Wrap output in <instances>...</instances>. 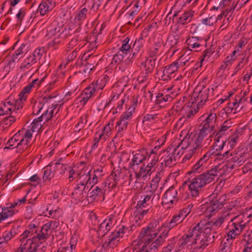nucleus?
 <instances>
[{
  "label": "nucleus",
  "mask_w": 252,
  "mask_h": 252,
  "mask_svg": "<svg viewBox=\"0 0 252 252\" xmlns=\"http://www.w3.org/2000/svg\"><path fill=\"white\" fill-rule=\"evenodd\" d=\"M81 41V39L79 38V36L72 38L67 44L65 51L66 52H70L74 47L76 46Z\"/></svg>",
  "instance_id": "42"
},
{
  "label": "nucleus",
  "mask_w": 252,
  "mask_h": 252,
  "mask_svg": "<svg viewBox=\"0 0 252 252\" xmlns=\"http://www.w3.org/2000/svg\"><path fill=\"white\" fill-rule=\"evenodd\" d=\"M27 242L29 243V246L26 249V252H42L43 251V248H45L44 247L41 249L39 248L42 242H39V243L37 244H32V242L28 239L27 240Z\"/></svg>",
  "instance_id": "37"
},
{
  "label": "nucleus",
  "mask_w": 252,
  "mask_h": 252,
  "mask_svg": "<svg viewBox=\"0 0 252 252\" xmlns=\"http://www.w3.org/2000/svg\"><path fill=\"white\" fill-rule=\"evenodd\" d=\"M204 224L202 221L199 222L197 225H195L191 229L189 230V233L184 234L180 239L179 242L181 245H186L191 241L192 237L194 236L195 234L197 233L199 229H201V225Z\"/></svg>",
  "instance_id": "13"
},
{
  "label": "nucleus",
  "mask_w": 252,
  "mask_h": 252,
  "mask_svg": "<svg viewBox=\"0 0 252 252\" xmlns=\"http://www.w3.org/2000/svg\"><path fill=\"white\" fill-rule=\"evenodd\" d=\"M173 151L174 148L172 146L171 147H168L163 152L164 156L161 158V159L163 160L165 165L166 166L171 167L176 163V159L175 158L174 154L173 155Z\"/></svg>",
  "instance_id": "14"
},
{
  "label": "nucleus",
  "mask_w": 252,
  "mask_h": 252,
  "mask_svg": "<svg viewBox=\"0 0 252 252\" xmlns=\"http://www.w3.org/2000/svg\"><path fill=\"white\" fill-rule=\"evenodd\" d=\"M94 87L88 86L83 91V92L78 97L79 101L84 106L93 95H94Z\"/></svg>",
  "instance_id": "18"
},
{
  "label": "nucleus",
  "mask_w": 252,
  "mask_h": 252,
  "mask_svg": "<svg viewBox=\"0 0 252 252\" xmlns=\"http://www.w3.org/2000/svg\"><path fill=\"white\" fill-rule=\"evenodd\" d=\"M210 88L204 86H197L191 96L190 101L192 104L197 103L198 107L202 106L209 100Z\"/></svg>",
  "instance_id": "5"
},
{
  "label": "nucleus",
  "mask_w": 252,
  "mask_h": 252,
  "mask_svg": "<svg viewBox=\"0 0 252 252\" xmlns=\"http://www.w3.org/2000/svg\"><path fill=\"white\" fill-rule=\"evenodd\" d=\"M63 26L64 24L63 22H59L54 20L47 30V34L50 36H54L56 33L61 32Z\"/></svg>",
  "instance_id": "22"
},
{
  "label": "nucleus",
  "mask_w": 252,
  "mask_h": 252,
  "mask_svg": "<svg viewBox=\"0 0 252 252\" xmlns=\"http://www.w3.org/2000/svg\"><path fill=\"white\" fill-rule=\"evenodd\" d=\"M208 134H210V135L208 138L211 139L213 137V135H214L213 132H212L207 129H206L203 128V127H201V128L199 130L198 135L205 138L207 137Z\"/></svg>",
  "instance_id": "54"
},
{
  "label": "nucleus",
  "mask_w": 252,
  "mask_h": 252,
  "mask_svg": "<svg viewBox=\"0 0 252 252\" xmlns=\"http://www.w3.org/2000/svg\"><path fill=\"white\" fill-rule=\"evenodd\" d=\"M36 63V61L32 58V57L30 56L24 60L20 66V69L23 71L25 70V69L30 68L32 65Z\"/></svg>",
  "instance_id": "38"
},
{
  "label": "nucleus",
  "mask_w": 252,
  "mask_h": 252,
  "mask_svg": "<svg viewBox=\"0 0 252 252\" xmlns=\"http://www.w3.org/2000/svg\"><path fill=\"white\" fill-rule=\"evenodd\" d=\"M94 67V66H91V64H89L85 62L84 63H82L80 71L84 73H89Z\"/></svg>",
  "instance_id": "52"
},
{
  "label": "nucleus",
  "mask_w": 252,
  "mask_h": 252,
  "mask_svg": "<svg viewBox=\"0 0 252 252\" xmlns=\"http://www.w3.org/2000/svg\"><path fill=\"white\" fill-rule=\"evenodd\" d=\"M120 176L121 172L119 170L115 172L112 171L108 176V181H110V180H113L114 182L117 185L118 182L120 179Z\"/></svg>",
  "instance_id": "53"
},
{
  "label": "nucleus",
  "mask_w": 252,
  "mask_h": 252,
  "mask_svg": "<svg viewBox=\"0 0 252 252\" xmlns=\"http://www.w3.org/2000/svg\"><path fill=\"white\" fill-rule=\"evenodd\" d=\"M136 210L134 213L136 216L139 215V218L140 217H143L145 215L147 214L150 208H139V207H135Z\"/></svg>",
  "instance_id": "57"
},
{
  "label": "nucleus",
  "mask_w": 252,
  "mask_h": 252,
  "mask_svg": "<svg viewBox=\"0 0 252 252\" xmlns=\"http://www.w3.org/2000/svg\"><path fill=\"white\" fill-rule=\"evenodd\" d=\"M26 13V9L24 8H21L18 13L16 14V17L17 19L18 23L21 24Z\"/></svg>",
  "instance_id": "61"
},
{
  "label": "nucleus",
  "mask_w": 252,
  "mask_h": 252,
  "mask_svg": "<svg viewBox=\"0 0 252 252\" xmlns=\"http://www.w3.org/2000/svg\"><path fill=\"white\" fill-rule=\"evenodd\" d=\"M43 50L41 49H36L33 53L30 55L36 62L39 61L42 56Z\"/></svg>",
  "instance_id": "55"
},
{
  "label": "nucleus",
  "mask_w": 252,
  "mask_h": 252,
  "mask_svg": "<svg viewBox=\"0 0 252 252\" xmlns=\"http://www.w3.org/2000/svg\"><path fill=\"white\" fill-rule=\"evenodd\" d=\"M11 208L10 207L7 206L1 208V211L0 212V222L14 215L15 213L14 210Z\"/></svg>",
  "instance_id": "29"
},
{
  "label": "nucleus",
  "mask_w": 252,
  "mask_h": 252,
  "mask_svg": "<svg viewBox=\"0 0 252 252\" xmlns=\"http://www.w3.org/2000/svg\"><path fill=\"white\" fill-rule=\"evenodd\" d=\"M211 141L212 139L206 138L205 139L204 138L198 135L194 143V147L192 150V153H195L196 150L198 148L207 147Z\"/></svg>",
  "instance_id": "25"
},
{
  "label": "nucleus",
  "mask_w": 252,
  "mask_h": 252,
  "mask_svg": "<svg viewBox=\"0 0 252 252\" xmlns=\"http://www.w3.org/2000/svg\"><path fill=\"white\" fill-rule=\"evenodd\" d=\"M204 164L200 160H198L192 168L191 172L193 173H200L206 167Z\"/></svg>",
  "instance_id": "45"
},
{
  "label": "nucleus",
  "mask_w": 252,
  "mask_h": 252,
  "mask_svg": "<svg viewBox=\"0 0 252 252\" xmlns=\"http://www.w3.org/2000/svg\"><path fill=\"white\" fill-rule=\"evenodd\" d=\"M217 120L216 114L210 113L205 120L201 123L200 126L213 132V134L214 135L216 132L215 126Z\"/></svg>",
  "instance_id": "11"
},
{
  "label": "nucleus",
  "mask_w": 252,
  "mask_h": 252,
  "mask_svg": "<svg viewBox=\"0 0 252 252\" xmlns=\"http://www.w3.org/2000/svg\"><path fill=\"white\" fill-rule=\"evenodd\" d=\"M25 47V45L22 44L21 46L15 51L14 54L12 55L11 57V61L13 62H18L20 59L22 57L23 54L25 52V50H24Z\"/></svg>",
  "instance_id": "34"
},
{
  "label": "nucleus",
  "mask_w": 252,
  "mask_h": 252,
  "mask_svg": "<svg viewBox=\"0 0 252 252\" xmlns=\"http://www.w3.org/2000/svg\"><path fill=\"white\" fill-rule=\"evenodd\" d=\"M160 180V177L159 175H156V176L152 180L150 183V191H152L154 192H159V191L157 190L158 183Z\"/></svg>",
  "instance_id": "43"
},
{
  "label": "nucleus",
  "mask_w": 252,
  "mask_h": 252,
  "mask_svg": "<svg viewBox=\"0 0 252 252\" xmlns=\"http://www.w3.org/2000/svg\"><path fill=\"white\" fill-rule=\"evenodd\" d=\"M62 42V40L58 35V37H55L52 41L49 42L48 44V47L57 49Z\"/></svg>",
  "instance_id": "51"
},
{
  "label": "nucleus",
  "mask_w": 252,
  "mask_h": 252,
  "mask_svg": "<svg viewBox=\"0 0 252 252\" xmlns=\"http://www.w3.org/2000/svg\"><path fill=\"white\" fill-rule=\"evenodd\" d=\"M203 40L199 37L191 36L189 37L186 40V43L188 45V47L190 50L194 49V51H198L201 50L203 47L201 42Z\"/></svg>",
  "instance_id": "20"
},
{
  "label": "nucleus",
  "mask_w": 252,
  "mask_h": 252,
  "mask_svg": "<svg viewBox=\"0 0 252 252\" xmlns=\"http://www.w3.org/2000/svg\"><path fill=\"white\" fill-rule=\"evenodd\" d=\"M168 231L164 230L160 234L158 238L149 246L148 249H146V252H155L158 248L165 241L168 234Z\"/></svg>",
  "instance_id": "15"
},
{
  "label": "nucleus",
  "mask_w": 252,
  "mask_h": 252,
  "mask_svg": "<svg viewBox=\"0 0 252 252\" xmlns=\"http://www.w3.org/2000/svg\"><path fill=\"white\" fill-rule=\"evenodd\" d=\"M225 217L221 216L219 217L216 220H211L208 221L203 227L202 229L206 234V236L209 239L212 240L211 243H212L216 238H218V235L216 229L220 227L225 220Z\"/></svg>",
  "instance_id": "7"
},
{
  "label": "nucleus",
  "mask_w": 252,
  "mask_h": 252,
  "mask_svg": "<svg viewBox=\"0 0 252 252\" xmlns=\"http://www.w3.org/2000/svg\"><path fill=\"white\" fill-rule=\"evenodd\" d=\"M172 97L170 95H164L162 93H158L156 96L155 103L158 105H163L164 103L171 101Z\"/></svg>",
  "instance_id": "35"
},
{
  "label": "nucleus",
  "mask_w": 252,
  "mask_h": 252,
  "mask_svg": "<svg viewBox=\"0 0 252 252\" xmlns=\"http://www.w3.org/2000/svg\"><path fill=\"white\" fill-rule=\"evenodd\" d=\"M12 110H13V105L8 106V105L2 103V106L0 107V115L11 114Z\"/></svg>",
  "instance_id": "48"
},
{
  "label": "nucleus",
  "mask_w": 252,
  "mask_h": 252,
  "mask_svg": "<svg viewBox=\"0 0 252 252\" xmlns=\"http://www.w3.org/2000/svg\"><path fill=\"white\" fill-rule=\"evenodd\" d=\"M108 80V77H107L106 75H105L98 79L95 84H94V83H92L89 85V87H94V94H95L97 91L103 89V88L105 86Z\"/></svg>",
  "instance_id": "27"
},
{
  "label": "nucleus",
  "mask_w": 252,
  "mask_h": 252,
  "mask_svg": "<svg viewBox=\"0 0 252 252\" xmlns=\"http://www.w3.org/2000/svg\"><path fill=\"white\" fill-rule=\"evenodd\" d=\"M177 190L174 186L170 187L164 194V199L166 203L174 204L178 200Z\"/></svg>",
  "instance_id": "19"
},
{
  "label": "nucleus",
  "mask_w": 252,
  "mask_h": 252,
  "mask_svg": "<svg viewBox=\"0 0 252 252\" xmlns=\"http://www.w3.org/2000/svg\"><path fill=\"white\" fill-rule=\"evenodd\" d=\"M143 45V38L141 37L136 39L133 45L132 50H134L138 52Z\"/></svg>",
  "instance_id": "59"
},
{
  "label": "nucleus",
  "mask_w": 252,
  "mask_h": 252,
  "mask_svg": "<svg viewBox=\"0 0 252 252\" xmlns=\"http://www.w3.org/2000/svg\"><path fill=\"white\" fill-rule=\"evenodd\" d=\"M85 197L87 198L88 201L91 202L94 201L97 197H98L97 199H102V200H104L105 198L104 193L102 188L94 185H92L87 195H85Z\"/></svg>",
  "instance_id": "10"
},
{
  "label": "nucleus",
  "mask_w": 252,
  "mask_h": 252,
  "mask_svg": "<svg viewBox=\"0 0 252 252\" xmlns=\"http://www.w3.org/2000/svg\"><path fill=\"white\" fill-rule=\"evenodd\" d=\"M20 132L19 130L15 133L10 139H9L6 143V145L4 148L7 149H13L16 146L20 138Z\"/></svg>",
  "instance_id": "30"
},
{
  "label": "nucleus",
  "mask_w": 252,
  "mask_h": 252,
  "mask_svg": "<svg viewBox=\"0 0 252 252\" xmlns=\"http://www.w3.org/2000/svg\"><path fill=\"white\" fill-rule=\"evenodd\" d=\"M51 165L49 164L46 167L44 171V175L43 176V180L44 181L50 180L54 177L55 171H53L51 168H49V167Z\"/></svg>",
  "instance_id": "46"
},
{
  "label": "nucleus",
  "mask_w": 252,
  "mask_h": 252,
  "mask_svg": "<svg viewBox=\"0 0 252 252\" xmlns=\"http://www.w3.org/2000/svg\"><path fill=\"white\" fill-rule=\"evenodd\" d=\"M87 12L88 9L86 7H84L78 11L76 16L74 18L75 22H78V27L79 25V23H80L81 25L82 24L81 21L85 19Z\"/></svg>",
  "instance_id": "40"
},
{
  "label": "nucleus",
  "mask_w": 252,
  "mask_h": 252,
  "mask_svg": "<svg viewBox=\"0 0 252 252\" xmlns=\"http://www.w3.org/2000/svg\"><path fill=\"white\" fill-rule=\"evenodd\" d=\"M203 226L201 225V229L198 230L196 234H195L194 240L191 243V246L197 251L204 250L207 246L211 244L212 240L210 239V238L208 239L206 236V234L202 229Z\"/></svg>",
  "instance_id": "8"
},
{
  "label": "nucleus",
  "mask_w": 252,
  "mask_h": 252,
  "mask_svg": "<svg viewBox=\"0 0 252 252\" xmlns=\"http://www.w3.org/2000/svg\"><path fill=\"white\" fill-rule=\"evenodd\" d=\"M158 119V114H147L143 117L142 122L143 123L146 122H153L157 121Z\"/></svg>",
  "instance_id": "50"
},
{
  "label": "nucleus",
  "mask_w": 252,
  "mask_h": 252,
  "mask_svg": "<svg viewBox=\"0 0 252 252\" xmlns=\"http://www.w3.org/2000/svg\"><path fill=\"white\" fill-rule=\"evenodd\" d=\"M126 127L121 125H118L116 124V129L117 130V133L116 135V137L121 138L122 137L124 133V131L126 130Z\"/></svg>",
  "instance_id": "62"
},
{
  "label": "nucleus",
  "mask_w": 252,
  "mask_h": 252,
  "mask_svg": "<svg viewBox=\"0 0 252 252\" xmlns=\"http://www.w3.org/2000/svg\"><path fill=\"white\" fill-rule=\"evenodd\" d=\"M76 187L72 193V195L76 199L83 200L86 194L85 189L88 185H90V171L81 170L77 174L76 181Z\"/></svg>",
  "instance_id": "2"
},
{
  "label": "nucleus",
  "mask_w": 252,
  "mask_h": 252,
  "mask_svg": "<svg viewBox=\"0 0 252 252\" xmlns=\"http://www.w3.org/2000/svg\"><path fill=\"white\" fill-rule=\"evenodd\" d=\"M246 158L242 153L234 154V155L223 163L221 167L217 166L219 170L218 174L227 175L230 173L232 170L242 165L246 161Z\"/></svg>",
  "instance_id": "4"
},
{
  "label": "nucleus",
  "mask_w": 252,
  "mask_h": 252,
  "mask_svg": "<svg viewBox=\"0 0 252 252\" xmlns=\"http://www.w3.org/2000/svg\"><path fill=\"white\" fill-rule=\"evenodd\" d=\"M193 13L192 11L185 12L181 17L179 18L178 22L182 25L187 24L191 21Z\"/></svg>",
  "instance_id": "33"
},
{
  "label": "nucleus",
  "mask_w": 252,
  "mask_h": 252,
  "mask_svg": "<svg viewBox=\"0 0 252 252\" xmlns=\"http://www.w3.org/2000/svg\"><path fill=\"white\" fill-rule=\"evenodd\" d=\"M158 224L159 221L158 220H153L146 227L142 229L138 236L137 244L141 245L144 243L142 247V248H146L157 235V233L155 232V229Z\"/></svg>",
  "instance_id": "3"
},
{
  "label": "nucleus",
  "mask_w": 252,
  "mask_h": 252,
  "mask_svg": "<svg viewBox=\"0 0 252 252\" xmlns=\"http://www.w3.org/2000/svg\"><path fill=\"white\" fill-rule=\"evenodd\" d=\"M75 26L73 24H68L63 29L62 32L59 35L61 39L64 40L71 36L73 33L79 32L81 29V24L79 23V27L75 29Z\"/></svg>",
  "instance_id": "16"
},
{
  "label": "nucleus",
  "mask_w": 252,
  "mask_h": 252,
  "mask_svg": "<svg viewBox=\"0 0 252 252\" xmlns=\"http://www.w3.org/2000/svg\"><path fill=\"white\" fill-rule=\"evenodd\" d=\"M87 115H85L80 118V121L79 123L76 125L75 126V131L79 132L81 129H82L85 126V125L87 122Z\"/></svg>",
  "instance_id": "49"
},
{
  "label": "nucleus",
  "mask_w": 252,
  "mask_h": 252,
  "mask_svg": "<svg viewBox=\"0 0 252 252\" xmlns=\"http://www.w3.org/2000/svg\"><path fill=\"white\" fill-rule=\"evenodd\" d=\"M90 171V185H94L98 182V179L100 177L103 176V174H96V173L92 174L91 171Z\"/></svg>",
  "instance_id": "60"
},
{
  "label": "nucleus",
  "mask_w": 252,
  "mask_h": 252,
  "mask_svg": "<svg viewBox=\"0 0 252 252\" xmlns=\"http://www.w3.org/2000/svg\"><path fill=\"white\" fill-rule=\"evenodd\" d=\"M156 58L150 57L147 58L144 63H142V65H143L145 68V74L151 73L153 72L156 65Z\"/></svg>",
  "instance_id": "28"
},
{
  "label": "nucleus",
  "mask_w": 252,
  "mask_h": 252,
  "mask_svg": "<svg viewBox=\"0 0 252 252\" xmlns=\"http://www.w3.org/2000/svg\"><path fill=\"white\" fill-rule=\"evenodd\" d=\"M219 170L217 166H215L192 179L190 184L188 185L191 195L193 197L198 196L199 189L214 181L215 178L218 176Z\"/></svg>",
  "instance_id": "1"
},
{
  "label": "nucleus",
  "mask_w": 252,
  "mask_h": 252,
  "mask_svg": "<svg viewBox=\"0 0 252 252\" xmlns=\"http://www.w3.org/2000/svg\"><path fill=\"white\" fill-rule=\"evenodd\" d=\"M139 169L140 170L138 172V170L134 171L135 172V177L137 179L146 177L151 171L150 167L147 166L144 167L142 166H140Z\"/></svg>",
  "instance_id": "36"
},
{
  "label": "nucleus",
  "mask_w": 252,
  "mask_h": 252,
  "mask_svg": "<svg viewBox=\"0 0 252 252\" xmlns=\"http://www.w3.org/2000/svg\"><path fill=\"white\" fill-rule=\"evenodd\" d=\"M125 56V54L119 51L114 56L112 61V63H115L116 64L121 63L123 61Z\"/></svg>",
  "instance_id": "47"
},
{
  "label": "nucleus",
  "mask_w": 252,
  "mask_h": 252,
  "mask_svg": "<svg viewBox=\"0 0 252 252\" xmlns=\"http://www.w3.org/2000/svg\"><path fill=\"white\" fill-rule=\"evenodd\" d=\"M231 221H232L234 224L240 225V226L245 227L246 225L250 221V218L246 217L245 211L242 215L234 217L231 220Z\"/></svg>",
  "instance_id": "26"
},
{
  "label": "nucleus",
  "mask_w": 252,
  "mask_h": 252,
  "mask_svg": "<svg viewBox=\"0 0 252 252\" xmlns=\"http://www.w3.org/2000/svg\"><path fill=\"white\" fill-rule=\"evenodd\" d=\"M147 155V152L144 150L137 151L129 163V168L133 171L138 170L139 165L146 159Z\"/></svg>",
  "instance_id": "9"
},
{
  "label": "nucleus",
  "mask_w": 252,
  "mask_h": 252,
  "mask_svg": "<svg viewBox=\"0 0 252 252\" xmlns=\"http://www.w3.org/2000/svg\"><path fill=\"white\" fill-rule=\"evenodd\" d=\"M243 98H235L232 102L228 103L224 110L227 114H236L239 112L243 107L241 104L243 103Z\"/></svg>",
  "instance_id": "12"
},
{
  "label": "nucleus",
  "mask_w": 252,
  "mask_h": 252,
  "mask_svg": "<svg viewBox=\"0 0 252 252\" xmlns=\"http://www.w3.org/2000/svg\"><path fill=\"white\" fill-rule=\"evenodd\" d=\"M29 143V141H28V140H25L24 137H23L20 141L17 144L16 146L14 147L16 148V152L17 153H22L27 148Z\"/></svg>",
  "instance_id": "41"
},
{
  "label": "nucleus",
  "mask_w": 252,
  "mask_h": 252,
  "mask_svg": "<svg viewBox=\"0 0 252 252\" xmlns=\"http://www.w3.org/2000/svg\"><path fill=\"white\" fill-rule=\"evenodd\" d=\"M209 200V204L204 205L202 209H205L207 212L210 213L211 215H213L215 211L221 208L225 203L226 195L222 194L219 196L217 193H213L210 196Z\"/></svg>",
  "instance_id": "6"
},
{
  "label": "nucleus",
  "mask_w": 252,
  "mask_h": 252,
  "mask_svg": "<svg viewBox=\"0 0 252 252\" xmlns=\"http://www.w3.org/2000/svg\"><path fill=\"white\" fill-rule=\"evenodd\" d=\"M23 101L21 100H14V104L13 105V111L12 112V114H18V111L23 108Z\"/></svg>",
  "instance_id": "56"
},
{
  "label": "nucleus",
  "mask_w": 252,
  "mask_h": 252,
  "mask_svg": "<svg viewBox=\"0 0 252 252\" xmlns=\"http://www.w3.org/2000/svg\"><path fill=\"white\" fill-rule=\"evenodd\" d=\"M30 237L29 235V232L27 231H25L23 234L20 236V241L21 242V244H25V247L27 244H29V242H27V238Z\"/></svg>",
  "instance_id": "64"
},
{
  "label": "nucleus",
  "mask_w": 252,
  "mask_h": 252,
  "mask_svg": "<svg viewBox=\"0 0 252 252\" xmlns=\"http://www.w3.org/2000/svg\"><path fill=\"white\" fill-rule=\"evenodd\" d=\"M193 207L194 204L190 203L180 211L185 216V217L186 218L187 216L190 213Z\"/></svg>",
  "instance_id": "63"
},
{
  "label": "nucleus",
  "mask_w": 252,
  "mask_h": 252,
  "mask_svg": "<svg viewBox=\"0 0 252 252\" xmlns=\"http://www.w3.org/2000/svg\"><path fill=\"white\" fill-rule=\"evenodd\" d=\"M159 192H154L150 190L146 191L141 196V199L143 202L150 203L151 205L154 203L155 200H159Z\"/></svg>",
  "instance_id": "21"
},
{
  "label": "nucleus",
  "mask_w": 252,
  "mask_h": 252,
  "mask_svg": "<svg viewBox=\"0 0 252 252\" xmlns=\"http://www.w3.org/2000/svg\"><path fill=\"white\" fill-rule=\"evenodd\" d=\"M120 242V239H115L114 237L112 238H107L104 245L107 244V246L111 248L116 247Z\"/></svg>",
  "instance_id": "58"
},
{
  "label": "nucleus",
  "mask_w": 252,
  "mask_h": 252,
  "mask_svg": "<svg viewBox=\"0 0 252 252\" xmlns=\"http://www.w3.org/2000/svg\"><path fill=\"white\" fill-rule=\"evenodd\" d=\"M178 69L179 68L175 62H173L170 64L166 66L163 71V75L161 76L162 79L164 80H170L171 77L169 76V75L172 74Z\"/></svg>",
  "instance_id": "23"
},
{
  "label": "nucleus",
  "mask_w": 252,
  "mask_h": 252,
  "mask_svg": "<svg viewBox=\"0 0 252 252\" xmlns=\"http://www.w3.org/2000/svg\"><path fill=\"white\" fill-rule=\"evenodd\" d=\"M185 218V216L179 211L177 214L173 216L170 221L165 222L162 225V227H166L167 228V231H169L171 228L182 222Z\"/></svg>",
  "instance_id": "17"
},
{
  "label": "nucleus",
  "mask_w": 252,
  "mask_h": 252,
  "mask_svg": "<svg viewBox=\"0 0 252 252\" xmlns=\"http://www.w3.org/2000/svg\"><path fill=\"white\" fill-rule=\"evenodd\" d=\"M129 38L128 37H126L123 41V44L120 48V51L127 55L130 52L131 50V45L129 44Z\"/></svg>",
  "instance_id": "39"
},
{
  "label": "nucleus",
  "mask_w": 252,
  "mask_h": 252,
  "mask_svg": "<svg viewBox=\"0 0 252 252\" xmlns=\"http://www.w3.org/2000/svg\"><path fill=\"white\" fill-rule=\"evenodd\" d=\"M50 235V234L44 233L43 232L41 231V230H40L39 233H37L36 235H33L32 238L28 239L32 242V244H37L39 243L36 241L37 240L39 241L46 240L49 238Z\"/></svg>",
  "instance_id": "32"
},
{
  "label": "nucleus",
  "mask_w": 252,
  "mask_h": 252,
  "mask_svg": "<svg viewBox=\"0 0 252 252\" xmlns=\"http://www.w3.org/2000/svg\"><path fill=\"white\" fill-rule=\"evenodd\" d=\"M234 154L232 153H230L229 150H226L224 152H219L218 153H215V159H217L219 160L226 159L227 158H230Z\"/></svg>",
  "instance_id": "44"
},
{
  "label": "nucleus",
  "mask_w": 252,
  "mask_h": 252,
  "mask_svg": "<svg viewBox=\"0 0 252 252\" xmlns=\"http://www.w3.org/2000/svg\"><path fill=\"white\" fill-rule=\"evenodd\" d=\"M114 219V216H109L108 219H106L99 225V231L104 232V234H105L107 232H108L111 227L114 224L113 220Z\"/></svg>",
  "instance_id": "24"
},
{
  "label": "nucleus",
  "mask_w": 252,
  "mask_h": 252,
  "mask_svg": "<svg viewBox=\"0 0 252 252\" xmlns=\"http://www.w3.org/2000/svg\"><path fill=\"white\" fill-rule=\"evenodd\" d=\"M52 4V1H49L47 0L46 1H42L38 6L37 11H39L40 15L44 16L47 12L52 10V8L49 5Z\"/></svg>",
  "instance_id": "31"
}]
</instances>
